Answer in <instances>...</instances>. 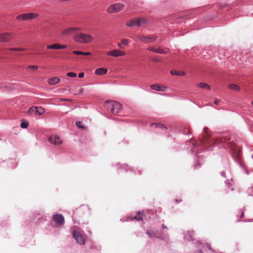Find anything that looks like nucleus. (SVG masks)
I'll return each mask as SVG.
<instances>
[{
  "label": "nucleus",
  "instance_id": "nucleus-12",
  "mask_svg": "<svg viewBox=\"0 0 253 253\" xmlns=\"http://www.w3.org/2000/svg\"><path fill=\"white\" fill-rule=\"evenodd\" d=\"M48 139L50 143L54 145H59L62 143L60 137L56 135H51L48 137Z\"/></svg>",
  "mask_w": 253,
  "mask_h": 253
},
{
  "label": "nucleus",
  "instance_id": "nucleus-29",
  "mask_svg": "<svg viewBox=\"0 0 253 253\" xmlns=\"http://www.w3.org/2000/svg\"><path fill=\"white\" fill-rule=\"evenodd\" d=\"M8 50L10 51H24L25 50V49L22 48H9Z\"/></svg>",
  "mask_w": 253,
  "mask_h": 253
},
{
  "label": "nucleus",
  "instance_id": "nucleus-22",
  "mask_svg": "<svg viewBox=\"0 0 253 253\" xmlns=\"http://www.w3.org/2000/svg\"><path fill=\"white\" fill-rule=\"evenodd\" d=\"M228 87L229 89L237 91H239L240 90V86L238 85H237L236 84H229L228 85Z\"/></svg>",
  "mask_w": 253,
  "mask_h": 253
},
{
  "label": "nucleus",
  "instance_id": "nucleus-3",
  "mask_svg": "<svg viewBox=\"0 0 253 253\" xmlns=\"http://www.w3.org/2000/svg\"><path fill=\"white\" fill-rule=\"evenodd\" d=\"M39 14L36 13H27L17 15L16 19L18 21H28L37 18Z\"/></svg>",
  "mask_w": 253,
  "mask_h": 253
},
{
  "label": "nucleus",
  "instance_id": "nucleus-37",
  "mask_svg": "<svg viewBox=\"0 0 253 253\" xmlns=\"http://www.w3.org/2000/svg\"><path fill=\"white\" fill-rule=\"evenodd\" d=\"M91 54V52H84V55H90Z\"/></svg>",
  "mask_w": 253,
  "mask_h": 253
},
{
  "label": "nucleus",
  "instance_id": "nucleus-18",
  "mask_svg": "<svg viewBox=\"0 0 253 253\" xmlns=\"http://www.w3.org/2000/svg\"><path fill=\"white\" fill-rule=\"evenodd\" d=\"M115 101H106L104 102L105 108L109 111H111L113 108V105Z\"/></svg>",
  "mask_w": 253,
  "mask_h": 253
},
{
  "label": "nucleus",
  "instance_id": "nucleus-40",
  "mask_svg": "<svg viewBox=\"0 0 253 253\" xmlns=\"http://www.w3.org/2000/svg\"><path fill=\"white\" fill-rule=\"evenodd\" d=\"M83 88H82V89H81V92H82V91H83Z\"/></svg>",
  "mask_w": 253,
  "mask_h": 253
},
{
  "label": "nucleus",
  "instance_id": "nucleus-14",
  "mask_svg": "<svg viewBox=\"0 0 253 253\" xmlns=\"http://www.w3.org/2000/svg\"><path fill=\"white\" fill-rule=\"evenodd\" d=\"M67 47V46L66 45H61L59 43H53L52 44L47 45L46 48L47 49H64Z\"/></svg>",
  "mask_w": 253,
  "mask_h": 253
},
{
  "label": "nucleus",
  "instance_id": "nucleus-4",
  "mask_svg": "<svg viewBox=\"0 0 253 253\" xmlns=\"http://www.w3.org/2000/svg\"><path fill=\"white\" fill-rule=\"evenodd\" d=\"M125 7V5L122 3H116L111 4L107 9V12L109 14L117 13L122 10Z\"/></svg>",
  "mask_w": 253,
  "mask_h": 253
},
{
  "label": "nucleus",
  "instance_id": "nucleus-9",
  "mask_svg": "<svg viewBox=\"0 0 253 253\" xmlns=\"http://www.w3.org/2000/svg\"><path fill=\"white\" fill-rule=\"evenodd\" d=\"M13 33H4L0 34V42H8L12 39Z\"/></svg>",
  "mask_w": 253,
  "mask_h": 253
},
{
  "label": "nucleus",
  "instance_id": "nucleus-19",
  "mask_svg": "<svg viewBox=\"0 0 253 253\" xmlns=\"http://www.w3.org/2000/svg\"><path fill=\"white\" fill-rule=\"evenodd\" d=\"M60 80L58 77H53L48 80V83L49 84L54 85L59 83Z\"/></svg>",
  "mask_w": 253,
  "mask_h": 253
},
{
  "label": "nucleus",
  "instance_id": "nucleus-11",
  "mask_svg": "<svg viewBox=\"0 0 253 253\" xmlns=\"http://www.w3.org/2000/svg\"><path fill=\"white\" fill-rule=\"evenodd\" d=\"M73 235L74 238L76 239L77 243L80 245H84L85 243L84 240L80 232L78 231H74Z\"/></svg>",
  "mask_w": 253,
  "mask_h": 253
},
{
  "label": "nucleus",
  "instance_id": "nucleus-1",
  "mask_svg": "<svg viewBox=\"0 0 253 253\" xmlns=\"http://www.w3.org/2000/svg\"><path fill=\"white\" fill-rule=\"evenodd\" d=\"M230 138L231 136L229 134L225 133L220 138H217L216 139H211L210 135L207 132V128H205V135H204L203 138L200 139V143L201 145H204L207 144H211L212 143H220L225 142L228 145L229 148L233 150L234 149V144L232 143V142L229 143L227 142V141L230 140Z\"/></svg>",
  "mask_w": 253,
  "mask_h": 253
},
{
  "label": "nucleus",
  "instance_id": "nucleus-23",
  "mask_svg": "<svg viewBox=\"0 0 253 253\" xmlns=\"http://www.w3.org/2000/svg\"><path fill=\"white\" fill-rule=\"evenodd\" d=\"M170 73L172 75L174 76H183L185 75V73L183 72H180V71H173L171 70L170 72Z\"/></svg>",
  "mask_w": 253,
  "mask_h": 253
},
{
  "label": "nucleus",
  "instance_id": "nucleus-35",
  "mask_svg": "<svg viewBox=\"0 0 253 253\" xmlns=\"http://www.w3.org/2000/svg\"><path fill=\"white\" fill-rule=\"evenodd\" d=\"M84 73H80L79 74L78 76L80 78H82L84 77Z\"/></svg>",
  "mask_w": 253,
  "mask_h": 253
},
{
  "label": "nucleus",
  "instance_id": "nucleus-28",
  "mask_svg": "<svg viewBox=\"0 0 253 253\" xmlns=\"http://www.w3.org/2000/svg\"><path fill=\"white\" fill-rule=\"evenodd\" d=\"M36 109H37V108H36V107H34V106L32 107L28 110V113L29 114H30L31 115H33V114L35 115Z\"/></svg>",
  "mask_w": 253,
  "mask_h": 253
},
{
  "label": "nucleus",
  "instance_id": "nucleus-32",
  "mask_svg": "<svg viewBox=\"0 0 253 253\" xmlns=\"http://www.w3.org/2000/svg\"><path fill=\"white\" fill-rule=\"evenodd\" d=\"M76 124L77 126L81 128H84V126H83L82 123L81 122H77Z\"/></svg>",
  "mask_w": 253,
  "mask_h": 253
},
{
  "label": "nucleus",
  "instance_id": "nucleus-39",
  "mask_svg": "<svg viewBox=\"0 0 253 253\" xmlns=\"http://www.w3.org/2000/svg\"><path fill=\"white\" fill-rule=\"evenodd\" d=\"M162 227H163V228H164L167 229V227H166V226H165L164 224H163Z\"/></svg>",
  "mask_w": 253,
  "mask_h": 253
},
{
  "label": "nucleus",
  "instance_id": "nucleus-34",
  "mask_svg": "<svg viewBox=\"0 0 253 253\" xmlns=\"http://www.w3.org/2000/svg\"><path fill=\"white\" fill-rule=\"evenodd\" d=\"M28 68H30L34 70H37L38 69V67L35 65H29L27 67Z\"/></svg>",
  "mask_w": 253,
  "mask_h": 253
},
{
  "label": "nucleus",
  "instance_id": "nucleus-24",
  "mask_svg": "<svg viewBox=\"0 0 253 253\" xmlns=\"http://www.w3.org/2000/svg\"><path fill=\"white\" fill-rule=\"evenodd\" d=\"M197 85L202 88L206 89L207 90L211 89L210 85L206 83H200Z\"/></svg>",
  "mask_w": 253,
  "mask_h": 253
},
{
  "label": "nucleus",
  "instance_id": "nucleus-15",
  "mask_svg": "<svg viewBox=\"0 0 253 253\" xmlns=\"http://www.w3.org/2000/svg\"><path fill=\"white\" fill-rule=\"evenodd\" d=\"M150 87L152 89L155 90L157 91H165L166 87L165 86H161L157 84H153L150 85Z\"/></svg>",
  "mask_w": 253,
  "mask_h": 253
},
{
  "label": "nucleus",
  "instance_id": "nucleus-21",
  "mask_svg": "<svg viewBox=\"0 0 253 253\" xmlns=\"http://www.w3.org/2000/svg\"><path fill=\"white\" fill-rule=\"evenodd\" d=\"M107 69L106 68H101L96 70L95 74L99 75L105 74L107 72Z\"/></svg>",
  "mask_w": 253,
  "mask_h": 253
},
{
  "label": "nucleus",
  "instance_id": "nucleus-25",
  "mask_svg": "<svg viewBox=\"0 0 253 253\" xmlns=\"http://www.w3.org/2000/svg\"><path fill=\"white\" fill-rule=\"evenodd\" d=\"M36 108H37V109L36 110L35 115L38 114L39 115H41L44 113V110L43 108L40 107H36Z\"/></svg>",
  "mask_w": 253,
  "mask_h": 253
},
{
  "label": "nucleus",
  "instance_id": "nucleus-41",
  "mask_svg": "<svg viewBox=\"0 0 253 253\" xmlns=\"http://www.w3.org/2000/svg\"><path fill=\"white\" fill-rule=\"evenodd\" d=\"M252 104L253 105V101L252 102Z\"/></svg>",
  "mask_w": 253,
  "mask_h": 253
},
{
  "label": "nucleus",
  "instance_id": "nucleus-7",
  "mask_svg": "<svg viewBox=\"0 0 253 253\" xmlns=\"http://www.w3.org/2000/svg\"><path fill=\"white\" fill-rule=\"evenodd\" d=\"M79 31H80V29L78 27H68L63 29L61 32V35L63 37H67L72 35Z\"/></svg>",
  "mask_w": 253,
  "mask_h": 253
},
{
  "label": "nucleus",
  "instance_id": "nucleus-5",
  "mask_svg": "<svg viewBox=\"0 0 253 253\" xmlns=\"http://www.w3.org/2000/svg\"><path fill=\"white\" fill-rule=\"evenodd\" d=\"M148 21L144 18L133 19L127 21L126 25L128 27L140 26L143 24H146Z\"/></svg>",
  "mask_w": 253,
  "mask_h": 253
},
{
  "label": "nucleus",
  "instance_id": "nucleus-26",
  "mask_svg": "<svg viewBox=\"0 0 253 253\" xmlns=\"http://www.w3.org/2000/svg\"><path fill=\"white\" fill-rule=\"evenodd\" d=\"M147 234L150 238H157V236L155 234V233L152 230H147Z\"/></svg>",
  "mask_w": 253,
  "mask_h": 253
},
{
  "label": "nucleus",
  "instance_id": "nucleus-10",
  "mask_svg": "<svg viewBox=\"0 0 253 253\" xmlns=\"http://www.w3.org/2000/svg\"><path fill=\"white\" fill-rule=\"evenodd\" d=\"M122 107L123 106L120 103L115 101L111 112L114 115H118L122 111Z\"/></svg>",
  "mask_w": 253,
  "mask_h": 253
},
{
  "label": "nucleus",
  "instance_id": "nucleus-33",
  "mask_svg": "<svg viewBox=\"0 0 253 253\" xmlns=\"http://www.w3.org/2000/svg\"><path fill=\"white\" fill-rule=\"evenodd\" d=\"M73 53L76 55H83L84 54V52L81 51H74Z\"/></svg>",
  "mask_w": 253,
  "mask_h": 253
},
{
  "label": "nucleus",
  "instance_id": "nucleus-17",
  "mask_svg": "<svg viewBox=\"0 0 253 253\" xmlns=\"http://www.w3.org/2000/svg\"><path fill=\"white\" fill-rule=\"evenodd\" d=\"M129 41L126 39H123L121 42H118L117 43V45L121 49H124L125 47V46H126L128 44Z\"/></svg>",
  "mask_w": 253,
  "mask_h": 253
},
{
  "label": "nucleus",
  "instance_id": "nucleus-13",
  "mask_svg": "<svg viewBox=\"0 0 253 253\" xmlns=\"http://www.w3.org/2000/svg\"><path fill=\"white\" fill-rule=\"evenodd\" d=\"M53 219L59 225H63L64 223V218L61 214H56L54 215Z\"/></svg>",
  "mask_w": 253,
  "mask_h": 253
},
{
  "label": "nucleus",
  "instance_id": "nucleus-31",
  "mask_svg": "<svg viewBox=\"0 0 253 253\" xmlns=\"http://www.w3.org/2000/svg\"><path fill=\"white\" fill-rule=\"evenodd\" d=\"M28 124L27 122H22L21 125L20 126L23 128H26L28 127Z\"/></svg>",
  "mask_w": 253,
  "mask_h": 253
},
{
  "label": "nucleus",
  "instance_id": "nucleus-8",
  "mask_svg": "<svg viewBox=\"0 0 253 253\" xmlns=\"http://www.w3.org/2000/svg\"><path fill=\"white\" fill-rule=\"evenodd\" d=\"M126 52L119 50V49H113L107 52V55L114 57H118L121 56H124L126 55Z\"/></svg>",
  "mask_w": 253,
  "mask_h": 253
},
{
  "label": "nucleus",
  "instance_id": "nucleus-6",
  "mask_svg": "<svg viewBox=\"0 0 253 253\" xmlns=\"http://www.w3.org/2000/svg\"><path fill=\"white\" fill-rule=\"evenodd\" d=\"M136 39L145 43H150L154 42L157 39V37L154 35L149 36L138 35L136 36Z\"/></svg>",
  "mask_w": 253,
  "mask_h": 253
},
{
  "label": "nucleus",
  "instance_id": "nucleus-16",
  "mask_svg": "<svg viewBox=\"0 0 253 253\" xmlns=\"http://www.w3.org/2000/svg\"><path fill=\"white\" fill-rule=\"evenodd\" d=\"M150 51H152L155 53H159L161 54H166L168 53L167 51H165L164 50L161 49L160 48H154L153 47H149L147 48Z\"/></svg>",
  "mask_w": 253,
  "mask_h": 253
},
{
  "label": "nucleus",
  "instance_id": "nucleus-30",
  "mask_svg": "<svg viewBox=\"0 0 253 253\" xmlns=\"http://www.w3.org/2000/svg\"><path fill=\"white\" fill-rule=\"evenodd\" d=\"M67 76L69 77L75 78L77 77V74L73 72H69L67 74Z\"/></svg>",
  "mask_w": 253,
  "mask_h": 253
},
{
  "label": "nucleus",
  "instance_id": "nucleus-36",
  "mask_svg": "<svg viewBox=\"0 0 253 253\" xmlns=\"http://www.w3.org/2000/svg\"><path fill=\"white\" fill-rule=\"evenodd\" d=\"M219 102H220V100H219V99H217V98H215V99H214V103L215 104H216V105H218V103H219Z\"/></svg>",
  "mask_w": 253,
  "mask_h": 253
},
{
  "label": "nucleus",
  "instance_id": "nucleus-2",
  "mask_svg": "<svg viewBox=\"0 0 253 253\" xmlns=\"http://www.w3.org/2000/svg\"><path fill=\"white\" fill-rule=\"evenodd\" d=\"M73 39L77 42L81 43H89L92 42L94 38L89 34L80 33L75 35L73 37Z\"/></svg>",
  "mask_w": 253,
  "mask_h": 253
},
{
  "label": "nucleus",
  "instance_id": "nucleus-27",
  "mask_svg": "<svg viewBox=\"0 0 253 253\" xmlns=\"http://www.w3.org/2000/svg\"><path fill=\"white\" fill-rule=\"evenodd\" d=\"M132 219H134V220H136L137 221H141V220H142L143 217L141 215L140 212H138L137 215L134 216H133V218H132Z\"/></svg>",
  "mask_w": 253,
  "mask_h": 253
},
{
  "label": "nucleus",
  "instance_id": "nucleus-38",
  "mask_svg": "<svg viewBox=\"0 0 253 253\" xmlns=\"http://www.w3.org/2000/svg\"><path fill=\"white\" fill-rule=\"evenodd\" d=\"M207 248L209 249V250H211V246L209 245H207Z\"/></svg>",
  "mask_w": 253,
  "mask_h": 253
},
{
  "label": "nucleus",
  "instance_id": "nucleus-20",
  "mask_svg": "<svg viewBox=\"0 0 253 253\" xmlns=\"http://www.w3.org/2000/svg\"><path fill=\"white\" fill-rule=\"evenodd\" d=\"M152 126H154L155 128H159L162 130H166L167 129V126H164L163 124L160 123H153L151 124Z\"/></svg>",
  "mask_w": 253,
  "mask_h": 253
}]
</instances>
